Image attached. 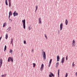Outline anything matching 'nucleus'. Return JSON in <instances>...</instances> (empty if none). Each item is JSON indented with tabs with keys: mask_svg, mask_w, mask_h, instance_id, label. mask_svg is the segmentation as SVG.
<instances>
[{
	"mask_svg": "<svg viewBox=\"0 0 77 77\" xmlns=\"http://www.w3.org/2000/svg\"><path fill=\"white\" fill-rule=\"evenodd\" d=\"M11 61V62H13V61H14V58H13L12 57L11 58V57H10L8 58V62H10Z\"/></svg>",
	"mask_w": 77,
	"mask_h": 77,
	"instance_id": "nucleus-1",
	"label": "nucleus"
},
{
	"mask_svg": "<svg viewBox=\"0 0 77 77\" xmlns=\"http://www.w3.org/2000/svg\"><path fill=\"white\" fill-rule=\"evenodd\" d=\"M22 22L23 23V29H26V20H25V19L23 20Z\"/></svg>",
	"mask_w": 77,
	"mask_h": 77,
	"instance_id": "nucleus-2",
	"label": "nucleus"
},
{
	"mask_svg": "<svg viewBox=\"0 0 77 77\" xmlns=\"http://www.w3.org/2000/svg\"><path fill=\"white\" fill-rule=\"evenodd\" d=\"M42 53H43V59L44 60H46V54H45V52H44L43 50H42Z\"/></svg>",
	"mask_w": 77,
	"mask_h": 77,
	"instance_id": "nucleus-3",
	"label": "nucleus"
},
{
	"mask_svg": "<svg viewBox=\"0 0 77 77\" xmlns=\"http://www.w3.org/2000/svg\"><path fill=\"white\" fill-rule=\"evenodd\" d=\"M18 15V14L17 13H16V11H15L14 13H13V15L14 17L15 16H17Z\"/></svg>",
	"mask_w": 77,
	"mask_h": 77,
	"instance_id": "nucleus-4",
	"label": "nucleus"
},
{
	"mask_svg": "<svg viewBox=\"0 0 77 77\" xmlns=\"http://www.w3.org/2000/svg\"><path fill=\"white\" fill-rule=\"evenodd\" d=\"M44 64H42L41 67L40 68V70H41V71H42V69H44Z\"/></svg>",
	"mask_w": 77,
	"mask_h": 77,
	"instance_id": "nucleus-5",
	"label": "nucleus"
},
{
	"mask_svg": "<svg viewBox=\"0 0 77 77\" xmlns=\"http://www.w3.org/2000/svg\"><path fill=\"white\" fill-rule=\"evenodd\" d=\"M3 63V62H2V59L1 58L0 59V67L2 66V64Z\"/></svg>",
	"mask_w": 77,
	"mask_h": 77,
	"instance_id": "nucleus-6",
	"label": "nucleus"
},
{
	"mask_svg": "<svg viewBox=\"0 0 77 77\" xmlns=\"http://www.w3.org/2000/svg\"><path fill=\"white\" fill-rule=\"evenodd\" d=\"M64 62H65V57H63L62 58V60L61 61V62L62 63H64Z\"/></svg>",
	"mask_w": 77,
	"mask_h": 77,
	"instance_id": "nucleus-7",
	"label": "nucleus"
},
{
	"mask_svg": "<svg viewBox=\"0 0 77 77\" xmlns=\"http://www.w3.org/2000/svg\"><path fill=\"white\" fill-rule=\"evenodd\" d=\"M63 26V23H61L60 25V30H62V29Z\"/></svg>",
	"mask_w": 77,
	"mask_h": 77,
	"instance_id": "nucleus-8",
	"label": "nucleus"
},
{
	"mask_svg": "<svg viewBox=\"0 0 77 77\" xmlns=\"http://www.w3.org/2000/svg\"><path fill=\"white\" fill-rule=\"evenodd\" d=\"M60 60V57H59V56H57V61L58 62L59 61V60Z\"/></svg>",
	"mask_w": 77,
	"mask_h": 77,
	"instance_id": "nucleus-9",
	"label": "nucleus"
},
{
	"mask_svg": "<svg viewBox=\"0 0 77 77\" xmlns=\"http://www.w3.org/2000/svg\"><path fill=\"white\" fill-rule=\"evenodd\" d=\"M41 18H38V22H39V24H41Z\"/></svg>",
	"mask_w": 77,
	"mask_h": 77,
	"instance_id": "nucleus-10",
	"label": "nucleus"
},
{
	"mask_svg": "<svg viewBox=\"0 0 77 77\" xmlns=\"http://www.w3.org/2000/svg\"><path fill=\"white\" fill-rule=\"evenodd\" d=\"M7 30H7V31L8 32V31H11V27H9L8 29Z\"/></svg>",
	"mask_w": 77,
	"mask_h": 77,
	"instance_id": "nucleus-11",
	"label": "nucleus"
},
{
	"mask_svg": "<svg viewBox=\"0 0 77 77\" xmlns=\"http://www.w3.org/2000/svg\"><path fill=\"white\" fill-rule=\"evenodd\" d=\"M68 20L67 19H66V21H65V24L66 25H68Z\"/></svg>",
	"mask_w": 77,
	"mask_h": 77,
	"instance_id": "nucleus-12",
	"label": "nucleus"
},
{
	"mask_svg": "<svg viewBox=\"0 0 77 77\" xmlns=\"http://www.w3.org/2000/svg\"><path fill=\"white\" fill-rule=\"evenodd\" d=\"M9 15H12V11H10L9 12Z\"/></svg>",
	"mask_w": 77,
	"mask_h": 77,
	"instance_id": "nucleus-13",
	"label": "nucleus"
},
{
	"mask_svg": "<svg viewBox=\"0 0 77 77\" xmlns=\"http://www.w3.org/2000/svg\"><path fill=\"white\" fill-rule=\"evenodd\" d=\"M8 38V34H6L5 35L6 39H7Z\"/></svg>",
	"mask_w": 77,
	"mask_h": 77,
	"instance_id": "nucleus-14",
	"label": "nucleus"
},
{
	"mask_svg": "<svg viewBox=\"0 0 77 77\" xmlns=\"http://www.w3.org/2000/svg\"><path fill=\"white\" fill-rule=\"evenodd\" d=\"M50 74L52 75V77H54V74H53L52 72H50Z\"/></svg>",
	"mask_w": 77,
	"mask_h": 77,
	"instance_id": "nucleus-15",
	"label": "nucleus"
},
{
	"mask_svg": "<svg viewBox=\"0 0 77 77\" xmlns=\"http://www.w3.org/2000/svg\"><path fill=\"white\" fill-rule=\"evenodd\" d=\"M5 5L6 6H8V1L7 0H5Z\"/></svg>",
	"mask_w": 77,
	"mask_h": 77,
	"instance_id": "nucleus-16",
	"label": "nucleus"
},
{
	"mask_svg": "<svg viewBox=\"0 0 77 77\" xmlns=\"http://www.w3.org/2000/svg\"><path fill=\"white\" fill-rule=\"evenodd\" d=\"M6 24V22H5V23H4L3 25V27H5Z\"/></svg>",
	"mask_w": 77,
	"mask_h": 77,
	"instance_id": "nucleus-17",
	"label": "nucleus"
},
{
	"mask_svg": "<svg viewBox=\"0 0 77 77\" xmlns=\"http://www.w3.org/2000/svg\"><path fill=\"white\" fill-rule=\"evenodd\" d=\"M6 45H5L4 48V51H6Z\"/></svg>",
	"mask_w": 77,
	"mask_h": 77,
	"instance_id": "nucleus-18",
	"label": "nucleus"
},
{
	"mask_svg": "<svg viewBox=\"0 0 77 77\" xmlns=\"http://www.w3.org/2000/svg\"><path fill=\"white\" fill-rule=\"evenodd\" d=\"M58 77H59V69L58 70Z\"/></svg>",
	"mask_w": 77,
	"mask_h": 77,
	"instance_id": "nucleus-19",
	"label": "nucleus"
},
{
	"mask_svg": "<svg viewBox=\"0 0 77 77\" xmlns=\"http://www.w3.org/2000/svg\"><path fill=\"white\" fill-rule=\"evenodd\" d=\"M28 29L29 30H31V29H32V28L31 27V26H29Z\"/></svg>",
	"mask_w": 77,
	"mask_h": 77,
	"instance_id": "nucleus-20",
	"label": "nucleus"
},
{
	"mask_svg": "<svg viewBox=\"0 0 77 77\" xmlns=\"http://www.w3.org/2000/svg\"><path fill=\"white\" fill-rule=\"evenodd\" d=\"M12 43H13V38H11V44H12Z\"/></svg>",
	"mask_w": 77,
	"mask_h": 77,
	"instance_id": "nucleus-21",
	"label": "nucleus"
},
{
	"mask_svg": "<svg viewBox=\"0 0 77 77\" xmlns=\"http://www.w3.org/2000/svg\"><path fill=\"white\" fill-rule=\"evenodd\" d=\"M33 68H35V66H36V64L35 63H33Z\"/></svg>",
	"mask_w": 77,
	"mask_h": 77,
	"instance_id": "nucleus-22",
	"label": "nucleus"
},
{
	"mask_svg": "<svg viewBox=\"0 0 77 77\" xmlns=\"http://www.w3.org/2000/svg\"><path fill=\"white\" fill-rule=\"evenodd\" d=\"M74 43H75V40H73V42L72 43V44H74Z\"/></svg>",
	"mask_w": 77,
	"mask_h": 77,
	"instance_id": "nucleus-23",
	"label": "nucleus"
},
{
	"mask_svg": "<svg viewBox=\"0 0 77 77\" xmlns=\"http://www.w3.org/2000/svg\"><path fill=\"white\" fill-rule=\"evenodd\" d=\"M51 62H52V59H51L50 60L49 63H51Z\"/></svg>",
	"mask_w": 77,
	"mask_h": 77,
	"instance_id": "nucleus-24",
	"label": "nucleus"
},
{
	"mask_svg": "<svg viewBox=\"0 0 77 77\" xmlns=\"http://www.w3.org/2000/svg\"><path fill=\"white\" fill-rule=\"evenodd\" d=\"M9 7H11V2H9Z\"/></svg>",
	"mask_w": 77,
	"mask_h": 77,
	"instance_id": "nucleus-25",
	"label": "nucleus"
},
{
	"mask_svg": "<svg viewBox=\"0 0 77 77\" xmlns=\"http://www.w3.org/2000/svg\"><path fill=\"white\" fill-rule=\"evenodd\" d=\"M74 62H73V63H72V66H75V64H74Z\"/></svg>",
	"mask_w": 77,
	"mask_h": 77,
	"instance_id": "nucleus-26",
	"label": "nucleus"
},
{
	"mask_svg": "<svg viewBox=\"0 0 77 77\" xmlns=\"http://www.w3.org/2000/svg\"><path fill=\"white\" fill-rule=\"evenodd\" d=\"M38 8V6L36 5L35 6V9H36V10H37Z\"/></svg>",
	"mask_w": 77,
	"mask_h": 77,
	"instance_id": "nucleus-27",
	"label": "nucleus"
},
{
	"mask_svg": "<svg viewBox=\"0 0 77 77\" xmlns=\"http://www.w3.org/2000/svg\"><path fill=\"white\" fill-rule=\"evenodd\" d=\"M12 51H13L12 50H11V49L10 50V53H12Z\"/></svg>",
	"mask_w": 77,
	"mask_h": 77,
	"instance_id": "nucleus-28",
	"label": "nucleus"
},
{
	"mask_svg": "<svg viewBox=\"0 0 77 77\" xmlns=\"http://www.w3.org/2000/svg\"><path fill=\"white\" fill-rule=\"evenodd\" d=\"M68 77V73H66L65 75V77Z\"/></svg>",
	"mask_w": 77,
	"mask_h": 77,
	"instance_id": "nucleus-29",
	"label": "nucleus"
},
{
	"mask_svg": "<svg viewBox=\"0 0 77 77\" xmlns=\"http://www.w3.org/2000/svg\"><path fill=\"white\" fill-rule=\"evenodd\" d=\"M23 43L24 44H26V41H24Z\"/></svg>",
	"mask_w": 77,
	"mask_h": 77,
	"instance_id": "nucleus-30",
	"label": "nucleus"
},
{
	"mask_svg": "<svg viewBox=\"0 0 77 77\" xmlns=\"http://www.w3.org/2000/svg\"><path fill=\"white\" fill-rule=\"evenodd\" d=\"M45 38H46V39H47V35H46V34H45Z\"/></svg>",
	"mask_w": 77,
	"mask_h": 77,
	"instance_id": "nucleus-31",
	"label": "nucleus"
},
{
	"mask_svg": "<svg viewBox=\"0 0 77 77\" xmlns=\"http://www.w3.org/2000/svg\"><path fill=\"white\" fill-rule=\"evenodd\" d=\"M51 65V63H49V65H48V67H50V66Z\"/></svg>",
	"mask_w": 77,
	"mask_h": 77,
	"instance_id": "nucleus-32",
	"label": "nucleus"
},
{
	"mask_svg": "<svg viewBox=\"0 0 77 77\" xmlns=\"http://www.w3.org/2000/svg\"><path fill=\"white\" fill-rule=\"evenodd\" d=\"M66 60H68V56H66Z\"/></svg>",
	"mask_w": 77,
	"mask_h": 77,
	"instance_id": "nucleus-33",
	"label": "nucleus"
},
{
	"mask_svg": "<svg viewBox=\"0 0 77 77\" xmlns=\"http://www.w3.org/2000/svg\"><path fill=\"white\" fill-rule=\"evenodd\" d=\"M49 77H52V76L51 75V74H50L49 75Z\"/></svg>",
	"mask_w": 77,
	"mask_h": 77,
	"instance_id": "nucleus-34",
	"label": "nucleus"
},
{
	"mask_svg": "<svg viewBox=\"0 0 77 77\" xmlns=\"http://www.w3.org/2000/svg\"><path fill=\"white\" fill-rule=\"evenodd\" d=\"M2 77H5V75H2Z\"/></svg>",
	"mask_w": 77,
	"mask_h": 77,
	"instance_id": "nucleus-35",
	"label": "nucleus"
},
{
	"mask_svg": "<svg viewBox=\"0 0 77 77\" xmlns=\"http://www.w3.org/2000/svg\"><path fill=\"white\" fill-rule=\"evenodd\" d=\"M11 16V15H9V16H8L9 19H10V17Z\"/></svg>",
	"mask_w": 77,
	"mask_h": 77,
	"instance_id": "nucleus-36",
	"label": "nucleus"
},
{
	"mask_svg": "<svg viewBox=\"0 0 77 77\" xmlns=\"http://www.w3.org/2000/svg\"><path fill=\"white\" fill-rule=\"evenodd\" d=\"M72 46H74V47H75V45L74 44H72Z\"/></svg>",
	"mask_w": 77,
	"mask_h": 77,
	"instance_id": "nucleus-37",
	"label": "nucleus"
},
{
	"mask_svg": "<svg viewBox=\"0 0 77 77\" xmlns=\"http://www.w3.org/2000/svg\"><path fill=\"white\" fill-rule=\"evenodd\" d=\"M56 64L57 65H59V62H57Z\"/></svg>",
	"mask_w": 77,
	"mask_h": 77,
	"instance_id": "nucleus-38",
	"label": "nucleus"
},
{
	"mask_svg": "<svg viewBox=\"0 0 77 77\" xmlns=\"http://www.w3.org/2000/svg\"><path fill=\"white\" fill-rule=\"evenodd\" d=\"M33 49H32V50L31 52H32V53H33Z\"/></svg>",
	"mask_w": 77,
	"mask_h": 77,
	"instance_id": "nucleus-39",
	"label": "nucleus"
},
{
	"mask_svg": "<svg viewBox=\"0 0 77 77\" xmlns=\"http://www.w3.org/2000/svg\"><path fill=\"white\" fill-rule=\"evenodd\" d=\"M56 66H59V65L58 64H56Z\"/></svg>",
	"mask_w": 77,
	"mask_h": 77,
	"instance_id": "nucleus-40",
	"label": "nucleus"
},
{
	"mask_svg": "<svg viewBox=\"0 0 77 77\" xmlns=\"http://www.w3.org/2000/svg\"><path fill=\"white\" fill-rule=\"evenodd\" d=\"M11 44H12V45L13 46H14V44H13V43H11Z\"/></svg>",
	"mask_w": 77,
	"mask_h": 77,
	"instance_id": "nucleus-41",
	"label": "nucleus"
},
{
	"mask_svg": "<svg viewBox=\"0 0 77 77\" xmlns=\"http://www.w3.org/2000/svg\"><path fill=\"white\" fill-rule=\"evenodd\" d=\"M76 76H77V72L75 73Z\"/></svg>",
	"mask_w": 77,
	"mask_h": 77,
	"instance_id": "nucleus-42",
	"label": "nucleus"
},
{
	"mask_svg": "<svg viewBox=\"0 0 77 77\" xmlns=\"http://www.w3.org/2000/svg\"><path fill=\"white\" fill-rule=\"evenodd\" d=\"M9 20H10H10H11V21H12V20H11V19H10V18L9 19Z\"/></svg>",
	"mask_w": 77,
	"mask_h": 77,
	"instance_id": "nucleus-43",
	"label": "nucleus"
},
{
	"mask_svg": "<svg viewBox=\"0 0 77 77\" xmlns=\"http://www.w3.org/2000/svg\"><path fill=\"white\" fill-rule=\"evenodd\" d=\"M9 2H11V0H8Z\"/></svg>",
	"mask_w": 77,
	"mask_h": 77,
	"instance_id": "nucleus-44",
	"label": "nucleus"
},
{
	"mask_svg": "<svg viewBox=\"0 0 77 77\" xmlns=\"http://www.w3.org/2000/svg\"><path fill=\"white\" fill-rule=\"evenodd\" d=\"M36 11H37V10L35 9V12H36Z\"/></svg>",
	"mask_w": 77,
	"mask_h": 77,
	"instance_id": "nucleus-45",
	"label": "nucleus"
},
{
	"mask_svg": "<svg viewBox=\"0 0 77 77\" xmlns=\"http://www.w3.org/2000/svg\"><path fill=\"white\" fill-rule=\"evenodd\" d=\"M1 66L0 67V68H1Z\"/></svg>",
	"mask_w": 77,
	"mask_h": 77,
	"instance_id": "nucleus-46",
	"label": "nucleus"
}]
</instances>
